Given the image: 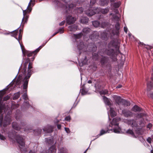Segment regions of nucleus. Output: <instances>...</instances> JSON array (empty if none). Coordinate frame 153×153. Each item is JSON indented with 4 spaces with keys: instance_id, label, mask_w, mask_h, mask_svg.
Returning <instances> with one entry per match:
<instances>
[{
    "instance_id": "nucleus-54",
    "label": "nucleus",
    "mask_w": 153,
    "mask_h": 153,
    "mask_svg": "<svg viewBox=\"0 0 153 153\" xmlns=\"http://www.w3.org/2000/svg\"><path fill=\"white\" fill-rule=\"evenodd\" d=\"M70 117L69 116L66 117L65 118V120H67V121L69 120H70Z\"/></svg>"
},
{
    "instance_id": "nucleus-15",
    "label": "nucleus",
    "mask_w": 153,
    "mask_h": 153,
    "mask_svg": "<svg viewBox=\"0 0 153 153\" xmlns=\"http://www.w3.org/2000/svg\"><path fill=\"white\" fill-rule=\"evenodd\" d=\"M53 127L51 126H48L45 128H43L44 131H46V132L51 133L53 131Z\"/></svg>"
},
{
    "instance_id": "nucleus-58",
    "label": "nucleus",
    "mask_w": 153,
    "mask_h": 153,
    "mask_svg": "<svg viewBox=\"0 0 153 153\" xmlns=\"http://www.w3.org/2000/svg\"><path fill=\"white\" fill-rule=\"evenodd\" d=\"M86 58L85 57V59L83 61V62H83V64H87V62H86Z\"/></svg>"
},
{
    "instance_id": "nucleus-3",
    "label": "nucleus",
    "mask_w": 153,
    "mask_h": 153,
    "mask_svg": "<svg viewBox=\"0 0 153 153\" xmlns=\"http://www.w3.org/2000/svg\"><path fill=\"white\" fill-rule=\"evenodd\" d=\"M4 94V92H0V126L1 127L3 125L4 127L7 125L10 124L11 120L9 116L7 115L5 117L3 122L2 121L3 116L2 114L3 108L2 97Z\"/></svg>"
},
{
    "instance_id": "nucleus-18",
    "label": "nucleus",
    "mask_w": 153,
    "mask_h": 153,
    "mask_svg": "<svg viewBox=\"0 0 153 153\" xmlns=\"http://www.w3.org/2000/svg\"><path fill=\"white\" fill-rule=\"evenodd\" d=\"M136 133L138 135H142L143 134L144 130L142 128H137L135 130Z\"/></svg>"
},
{
    "instance_id": "nucleus-20",
    "label": "nucleus",
    "mask_w": 153,
    "mask_h": 153,
    "mask_svg": "<svg viewBox=\"0 0 153 153\" xmlns=\"http://www.w3.org/2000/svg\"><path fill=\"white\" fill-rule=\"evenodd\" d=\"M56 151V147L54 146H52L49 149V152L50 153H55Z\"/></svg>"
},
{
    "instance_id": "nucleus-24",
    "label": "nucleus",
    "mask_w": 153,
    "mask_h": 153,
    "mask_svg": "<svg viewBox=\"0 0 153 153\" xmlns=\"http://www.w3.org/2000/svg\"><path fill=\"white\" fill-rule=\"evenodd\" d=\"M91 31V29L88 28H84L82 30V32L84 33V35L88 33Z\"/></svg>"
},
{
    "instance_id": "nucleus-8",
    "label": "nucleus",
    "mask_w": 153,
    "mask_h": 153,
    "mask_svg": "<svg viewBox=\"0 0 153 153\" xmlns=\"http://www.w3.org/2000/svg\"><path fill=\"white\" fill-rule=\"evenodd\" d=\"M112 97L117 104L119 105H121L123 100H124L122 99L120 97L116 95L113 96Z\"/></svg>"
},
{
    "instance_id": "nucleus-28",
    "label": "nucleus",
    "mask_w": 153,
    "mask_h": 153,
    "mask_svg": "<svg viewBox=\"0 0 153 153\" xmlns=\"http://www.w3.org/2000/svg\"><path fill=\"white\" fill-rule=\"evenodd\" d=\"M107 58L105 57H104L101 60V62L102 64H104L105 63H106L108 61Z\"/></svg>"
},
{
    "instance_id": "nucleus-50",
    "label": "nucleus",
    "mask_w": 153,
    "mask_h": 153,
    "mask_svg": "<svg viewBox=\"0 0 153 153\" xmlns=\"http://www.w3.org/2000/svg\"><path fill=\"white\" fill-rule=\"evenodd\" d=\"M98 56V55L97 54H96V55H93V58L94 59H98V58H97Z\"/></svg>"
},
{
    "instance_id": "nucleus-5",
    "label": "nucleus",
    "mask_w": 153,
    "mask_h": 153,
    "mask_svg": "<svg viewBox=\"0 0 153 153\" xmlns=\"http://www.w3.org/2000/svg\"><path fill=\"white\" fill-rule=\"evenodd\" d=\"M109 11L108 8L102 9L99 8H97L94 9V7H91L85 11L86 15L89 16H91L96 13H102L103 14L107 13Z\"/></svg>"
},
{
    "instance_id": "nucleus-13",
    "label": "nucleus",
    "mask_w": 153,
    "mask_h": 153,
    "mask_svg": "<svg viewBox=\"0 0 153 153\" xmlns=\"http://www.w3.org/2000/svg\"><path fill=\"white\" fill-rule=\"evenodd\" d=\"M85 46L84 45L83 42H80L79 44H78L77 45V48L79 51L80 50H82V51H85ZM80 52V51H79Z\"/></svg>"
},
{
    "instance_id": "nucleus-63",
    "label": "nucleus",
    "mask_w": 153,
    "mask_h": 153,
    "mask_svg": "<svg viewBox=\"0 0 153 153\" xmlns=\"http://www.w3.org/2000/svg\"><path fill=\"white\" fill-rule=\"evenodd\" d=\"M59 33L58 32H57L53 34V35L52 36H54L55 35H56L57 33Z\"/></svg>"
},
{
    "instance_id": "nucleus-27",
    "label": "nucleus",
    "mask_w": 153,
    "mask_h": 153,
    "mask_svg": "<svg viewBox=\"0 0 153 153\" xmlns=\"http://www.w3.org/2000/svg\"><path fill=\"white\" fill-rule=\"evenodd\" d=\"M120 4V2H117L114 3L113 4H111V6L115 8H117L119 7Z\"/></svg>"
},
{
    "instance_id": "nucleus-9",
    "label": "nucleus",
    "mask_w": 153,
    "mask_h": 153,
    "mask_svg": "<svg viewBox=\"0 0 153 153\" xmlns=\"http://www.w3.org/2000/svg\"><path fill=\"white\" fill-rule=\"evenodd\" d=\"M76 19L72 17L71 16H69L67 17L66 18V22L68 25H70L74 23L76 21Z\"/></svg>"
},
{
    "instance_id": "nucleus-1",
    "label": "nucleus",
    "mask_w": 153,
    "mask_h": 153,
    "mask_svg": "<svg viewBox=\"0 0 153 153\" xmlns=\"http://www.w3.org/2000/svg\"><path fill=\"white\" fill-rule=\"evenodd\" d=\"M29 59H27L24 64V68L23 70V73L24 76L23 77L24 78L22 81L23 82V89L25 90L26 92L27 91L26 89L27 88L28 82L29 79L30 77L32 74L33 73V69L32 63L29 62ZM22 97L26 101L24 103L25 106L27 107L29 105V103L27 100L28 99L27 97L26 92H25L22 95Z\"/></svg>"
},
{
    "instance_id": "nucleus-41",
    "label": "nucleus",
    "mask_w": 153,
    "mask_h": 153,
    "mask_svg": "<svg viewBox=\"0 0 153 153\" xmlns=\"http://www.w3.org/2000/svg\"><path fill=\"white\" fill-rule=\"evenodd\" d=\"M113 16V18L114 19H116L117 21H118L119 19V16H114L113 15L112 16Z\"/></svg>"
},
{
    "instance_id": "nucleus-39",
    "label": "nucleus",
    "mask_w": 153,
    "mask_h": 153,
    "mask_svg": "<svg viewBox=\"0 0 153 153\" xmlns=\"http://www.w3.org/2000/svg\"><path fill=\"white\" fill-rule=\"evenodd\" d=\"M115 28L118 31L120 29V24L118 23H117L115 25Z\"/></svg>"
},
{
    "instance_id": "nucleus-22",
    "label": "nucleus",
    "mask_w": 153,
    "mask_h": 153,
    "mask_svg": "<svg viewBox=\"0 0 153 153\" xmlns=\"http://www.w3.org/2000/svg\"><path fill=\"white\" fill-rule=\"evenodd\" d=\"M141 110V108L137 105H134L132 109V110L135 112L140 111Z\"/></svg>"
},
{
    "instance_id": "nucleus-62",
    "label": "nucleus",
    "mask_w": 153,
    "mask_h": 153,
    "mask_svg": "<svg viewBox=\"0 0 153 153\" xmlns=\"http://www.w3.org/2000/svg\"><path fill=\"white\" fill-rule=\"evenodd\" d=\"M150 96L153 99V93L151 94H150Z\"/></svg>"
},
{
    "instance_id": "nucleus-11",
    "label": "nucleus",
    "mask_w": 153,
    "mask_h": 153,
    "mask_svg": "<svg viewBox=\"0 0 153 153\" xmlns=\"http://www.w3.org/2000/svg\"><path fill=\"white\" fill-rule=\"evenodd\" d=\"M122 114L125 117H131L132 116V113L130 111H126L123 110L122 111Z\"/></svg>"
},
{
    "instance_id": "nucleus-19",
    "label": "nucleus",
    "mask_w": 153,
    "mask_h": 153,
    "mask_svg": "<svg viewBox=\"0 0 153 153\" xmlns=\"http://www.w3.org/2000/svg\"><path fill=\"white\" fill-rule=\"evenodd\" d=\"M12 127L13 129L16 130H19L21 128L18 126L17 123L16 122H14L13 123Z\"/></svg>"
},
{
    "instance_id": "nucleus-61",
    "label": "nucleus",
    "mask_w": 153,
    "mask_h": 153,
    "mask_svg": "<svg viewBox=\"0 0 153 153\" xmlns=\"http://www.w3.org/2000/svg\"><path fill=\"white\" fill-rule=\"evenodd\" d=\"M122 87V85H118L117 87L116 88H121Z\"/></svg>"
},
{
    "instance_id": "nucleus-48",
    "label": "nucleus",
    "mask_w": 153,
    "mask_h": 153,
    "mask_svg": "<svg viewBox=\"0 0 153 153\" xmlns=\"http://www.w3.org/2000/svg\"><path fill=\"white\" fill-rule=\"evenodd\" d=\"M83 9L82 7H79L78 9V12L82 13L83 12Z\"/></svg>"
},
{
    "instance_id": "nucleus-38",
    "label": "nucleus",
    "mask_w": 153,
    "mask_h": 153,
    "mask_svg": "<svg viewBox=\"0 0 153 153\" xmlns=\"http://www.w3.org/2000/svg\"><path fill=\"white\" fill-rule=\"evenodd\" d=\"M45 141L47 143L49 144H51L53 143V140L50 139H48V138L45 139Z\"/></svg>"
},
{
    "instance_id": "nucleus-44",
    "label": "nucleus",
    "mask_w": 153,
    "mask_h": 153,
    "mask_svg": "<svg viewBox=\"0 0 153 153\" xmlns=\"http://www.w3.org/2000/svg\"><path fill=\"white\" fill-rule=\"evenodd\" d=\"M110 51V52H107V54L108 55H111L113 53L114 50H113L111 49L110 50H109L108 51Z\"/></svg>"
},
{
    "instance_id": "nucleus-30",
    "label": "nucleus",
    "mask_w": 153,
    "mask_h": 153,
    "mask_svg": "<svg viewBox=\"0 0 153 153\" xmlns=\"http://www.w3.org/2000/svg\"><path fill=\"white\" fill-rule=\"evenodd\" d=\"M60 153H68V151L65 148H62L59 150Z\"/></svg>"
},
{
    "instance_id": "nucleus-56",
    "label": "nucleus",
    "mask_w": 153,
    "mask_h": 153,
    "mask_svg": "<svg viewBox=\"0 0 153 153\" xmlns=\"http://www.w3.org/2000/svg\"><path fill=\"white\" fill-rule=\"evenodd\" d=\"M65 21H62V22H61V23H60L59 24V25L60 26L63 25L65 24Z\"/></svg>"
},
{
    "instance_id": "nucleus-16",
    "label": "nucleus",
    "mask_w": 153,
    "mask_h": 153,
    "mask_svg": "<svg viewBox=\"0 0 153 153\" xmlns=\"http://www.w3.org/2000/svg\"><path fill=\"white\" fill-rule=\"evenodd\" d=\"M69 30L71 31H75L77 29V27L76 25H74L69 26L68 27Z\"/></svg>"
},
{
    "instance_id": "nucleus-64",
    "label": "nucleus",
    "mask_w": 153,
    "mask_h": 153,
    "mask_svg": "<svg viewBox=\"0 0 153 153\" xmlns=\"http://www.w3.org/2000/svg\"><path fill=\"white\" fill-rule=\"evenodd\" d=\"M29 153H35L34 151H30L29 152Z\"/></svg>"
},
{
    "instance_id": "nucleus-60",
    "label": "nucleus",
    "mask_w": 153,
    "mask_h": 153,
    "mask_svg": "<svg viewBox=\"0 0 153 153\" xmlns=\"http://www.w3.org/2000/svg\"><path fill=\"white\" fill-rule=\"evenodd\" d=\"M57 127L58 129H60L61 128V125H58Z\"/></svg>"
},
{
    "instance_id": "nucleus-49",
    "label": "nucleus",
    "mask_w": 153,
    "mask_h": 153,
    "mask_svg": "<svg viewBox=\"0 0 153 153\" xmlns=\"http://www.w3.org/2000/svg\"><path fill=\"white\" fill-rule=\"evenodd\" d=\"M0 139L1 140H4L5 139V138L3 135L0 134Z\"/></svg>"
},
{
    "instance_id": "nucleus-10",
    "label": "nucleus",
    "mask_w": 153,
    "mask_h": 153,
    "mask_svg": "<svg viewBox=\"0 0 153 153\" xmlns=\"http://www.w3.org/2000/svg\"><path fill=\"white\" fill-rule=\"evenodd\" d=\"M126 122L128 125H130L132 127H137L138 126V124L135 120H127Z\"/></svg>"
},
{
    "instance_id": "nucleus-17",
    "label": "nucleus",
    "mask_w": 153,
    "mask_h": 153,
    "mask_svg": "<svg viewBox=\"0 0 153 153\" xmlns=\"http://www.w3.org/2000/svg\"><path fill=\"white\" fill-rule=\"evenodd\" d=\"M74 5L73 4H71L68 5H67L66 7V12L67 13H69L71 10L72 8L74 7Z\"/></svg>"
},
{
    "instance_id": "nucleus-2",
    "label": "nucleus",
    "mask_w": 153,
    "mask_h": 153,
    "mask_svg": "<svg viewBox=\"0 0 153 153\" xmlns=\"http://www.w3.org/2000/svg\"><path fill=\"white\" fill-rule=\"evenodd\" d=\"M121 120L120 118L117 117L113 119L112 121L109 124V126L112 128L110 130L105 131L103 130H102L100 134V136L102 135L107 132L109 133L110 131H113L115 133H119L121 131L120 128L119 126V121Z\"/></svg>"
},
{
    "instance_id": "nucleus-4",
    "label": "nucleus",
    "mask_w": 153,
    "mask_h": 153,
    "mask_svg": "<svg viewBox=\"0 0 153 153\" xmlns=\"http://www.w3.org/2000/svg\"><path fill=\"white\" fill-rule=\"evenodd\" d=\"M11 139H15L19 145V147L21 151L23 153L26 152V148L25 146V143L22 137L19 135L16 136L15 134L9 133L8 136Z\"/></svg>"
},
{
    "instance_id": "nucleus-14",
    "label": "nucleus",
    "mask_w": 153,
    "mask_h": 153,
    "mask_svg": "<svg viewBox=\"0 0 153 153\" xmlns=\"http://www.w3.org/2000/svg\"><path fill=\"white\" fill-rule=\"evenodd\" d=\"M103 101L105 104L111 107V106L112 105V103L110 102L109 100L105 96L103 97Z\"/></svg>"
},
{
    "instance_id": "nucleus-6",
    "label": "nucleus",
    "mask_w": 153,
    "mask_h": 153,
    "mask_svg": "<svg viewBox=\"0 0 153 153\" xmlns=\"http://www.w3.org/2000/svg\"><path fill=\"white\" fill-rule=\"evenodd\" d=\"M32 0H30V2L28 4V6L27 7V9L26 10H23V17L22 20V22L21 24V25L22 26L24 25V24L25 23H26L28 19V18L29 16L27 14V13L28 12L29 13L31 11V8L30 7H29L31 5V2H32Z\"/></svg>"
},
{
    "instance_id": "nucleus-25",
    "label": "nucleus",
    "mask_w": 153,
    "mask_h": 153,
    "mask_svg": "<svg viewBox=\"0 0 153 153\" xmlns=\"http://www.w3.org/2000/svg\"><path fill=\"white\" fill-rule=\"evenodd\" d=\"M153 88V83L150 82L147 83V90H150Z\"/></svg>"
},
{
    "instance_id": "nucleus-26",
    "label": "nucleus",
    "mask_w": 153,
    "mask_h": 153,
    "mask_svg": "<svg viewBox=\"0 0 153 153\" xmlns=\"http://www.w3.org/2000/svg\"><path fill=\"white\" fill-rule=\"evenodd\" d=\"M121 105H123L125 106H128L130 105V103L129 102L124 100H123V102L121 103Z\"/></svg>"
},
{
    "instance_id": "nucleus-29",
    "label": "nucleus",
    "mask_w": 153,
    "mask_h": 153,
    "mask_svg": "<svg viewBox=\"0 0 153 153\" xmlns=\"http://www.w3.org/2000/svg\"><path fill=\"white\" fill-rule=\"evenodd\" d=\"M20 96V93L18 92L16 93H15L14 95V96L13 97V100H15L17 99Z\"/></svg>"
},
{
    "instance_id": "nucleus-21",
    "label": "nucleus",
    "mask_w": 153,
    "mask_h": 153,
    "mask_svg": "<svg viewBox=\"0 0 153 153\" xmlns=\"http://www.w3.org/2000/svg\"><path fill=\"white\" fill-rule=\"evenodd\" d=\"M110 114L111 117H113L117 115V113L114 110V109L110 107Z\"/></svg>"
},
{
    "instance_id": "nucleus-45",
    "label": "nucleus",
    "mask_w": 153,
    "mask_h": 153,
    "mask_svg": "<svg viewBox=\"0 0 153 153\" xmlns=\"http://www.w3.org/2000/svg\"><path fill=\"white\" fill-rule=\"evenodd\" d=\"M22 77L20 75H19L18 76V78L17 79V81L18 82H21L22 80Z\"/></svg>"
},
{
    "instance_id": "nucleus-12",
    "label": "nucleus",
    "mask_w": 153,
    "mask_h": 153,
    "mask_svg": "<svg viewBox=\"0 0 153 153\" xmlns=\"http://www.w3.org/2000/svg\"><path fill=\"white\" fill-rule=\"evenodd\" d=\"M42 47V46H40L35 51H34L32 52H29L27 54V56L28 57H30L32 56L33 55H35L37 52L39 51Z\"/></svg>"
},
{
    "instance_id": "nucleus-46",
    "label": "nucleus",
    "mask_w": 153,
    "mask_h": 153,
    "mask_svg": "<svg viewBox=\"0 0 153 153\" xmlns=\"http://www.w3.org/2000/svg\"><path fill=\"white\" fill-rule=\"evenodd\" d=\"M87 91H85L84 88H83L82 91V94L83 95H85L86 94Z\"/></svg>"
},
{
    "instance_id": "nucleus-43",
    "label": "nucleus",
    "mask_w": 153,
    "mask_h": 153,
    "mask_svg": "<svg viewBox=\"0 0 153 153\" xmlns=\"http://www.w3.org/2000/svg\"><path fill=\"white\" fill-rule=\"evenodd\" d=\"M64 31V28H60L58 32L59 33H63Z\"/></svg>"
},
{
    "instance_id": "nucleus-59",
    "label": "nucleus",
    "mask_w": 153,
    "mask_h": 153,
    "mask_svg": "<svg viewBox=\"0 0 153 153\" xmlns=\"http://www.w3.org/2000/svg\"><path fill=\"white\" fill-rule=\"evenodd\" d=\"M11 85V84H10L9 85H8L7 87L6 88V89L7 90L9 89V88L10 86Z\"/></svg>"
},
{
    "instance_id": "nucleus-37",
    "label": "nucleus",
    "mask_w": 153,
    "mask_h": 153,
    "mask_svg": "<svg viewBox=\"0 0 153 153\" xmlns=\"http://www.w3.org/2000/svg\"><path fill=\"white\" fill-rule=\"evenodd\" d=\"M97 49V47L94 45H93L92 48L90 50V51L91 52H94Z\"/></svg>"
},
{
    "instance_id": "nucleus-57",
    "label": "nucleus",
    "mask_w": 153,
    "mask_h": 153,
    "mask_svg": "<svg viewBox=\"0 0 153 153\" xmlns=\"http://www.w3.org/2000/svg\"><path fill=\"white\" fill-rule=\"evenodd\" d=\"M124 31L126 33H127V30H128L127 28L126 27H125L124 28Z\"/></svg>"
},
{
    "instance_id": "nucleus-32",
    "label": "nucleus",
    "mask_w": 153,
    "mask_h": 153,
    "mask_svg": "<svg viewBox=\"0 0 153 153\" xmlns=\"http://www.w3.org/2000/svg\"><path fill=\"white\" fill-rule=\"evenodd\" d=\"M93 25L95 27H98L100 24V23L98 21H95L92 22Z\"/></svg>"
},
{
    "instance_id": "nucleus-33",
    "label": "nucleus",
    "mask_w": 153,
    "mask_h": 153,
    "mask_svg": "<svg viewBox=\"0 0 153 153\" xmlns=\"http://www.w3.org/2000/svg\"><path fill=\"white\" fill-rule=\"evenodd\" d=\"M126 133L131 134L132 137H135V135L132 130L128 129Z\"/></svg>"
},
{
    "instance_id": "nucleus-55",
    "label": "nucleus",
    "mask_w": 153,
    "mask_h": 153,
    "mask_svg": "<svg viewBox=\"0 0 153 153\" xmlns=\"http://www.w3.org/2000/svg\"><path fill=\"white\" fill-rule=\"evenodd\" d=\"M91 4H94L96 3V1L95 0H91L90 1Z\"/></svg>"
},
{
    "instance_id": "nucleus-31",
    "label": "nucleus",
    "mask_w": 153,
    "mask_h": 153,
    "mask_svg": "<svg viewBox=\"0 0 153 153\" xmlns=\"http://www.w3.org/2000/svg\"><path fill=\"white\" fill-rule=\"evenodd\" d=\"M88 19L87 18H83L81 19V22L83 24H86L88 23Z\"/></svg>"
},
{
    "instance_id": "nucleus-7",
    "label": "nucleus",
    "mask_w": 153,
    "mask_h": 153,
    "mask_svg": "<svg viewBox=\"0 0 153 153\" xmlns=\"http://www.w3.org/2000/svg\"><path fill=\"white\" fill-rule=\"evenodd\" d=\"M21 31L22 30H19V32L18 31V30H15L13 32L12 36L14 37L18 40L21 45V47H22V45H21L19 42L20 40L22 39V35L21 34Z\"/></svg>"
},
{
    "instance_id": "nucleus-36",
    "label": "nucleus",
    "mask_w": 153,
    "mask_h": 153,
    "mask_svg": "<svg viewBox=\"0 0 153 153\" xmlns=\"http://www.w3.org/2000/svg\"><path fill=\"white\" fill-rule=\"evenodd\" d=\"M145 125V123L144 122V120L143 119H141L139 123V125L141 126H144Z\"/></svg>"
},
{
    "instance_id": "nucleus-51",
    "label": "nucleus",
    "mask_w": 153,
    "mask_h": 153,
    "mask_svg": "<svg viewBox=\"0 0 153 153\" xmlns=\"http://www.w3.org/2000/svg\"><path fill=\"white\" fill-rule=\"evenodd\" d=\"M144 115V114H138L137 116V117H140V118H141V117H142Z\"/></svg>"
},
{
    "instance_id": "nucleus-40",
    "label": "nucleus",
    "mask_w": 153,
    "mask_h": 153,
    "mask_svg": "<svg viewBox=\"0 0 153 153\" xmlns=\"http://www.w3.org/2000/svg\"><path fill=\"white\" fill-rule=\"evenodd\" d=\"M19 106V104H12V108L13 109H14L15 108H16L18 107Z\"/></svg>"
},
{
    "instance_id": "nucleus-34",
    "label": "nucleus",
    "mask_w": 153,
    "mask_h": 153,
    "mask_svg": "<svg viewBox=\"0 0 153 153\" xmlns=\"http://www.w3.org/2000/svg\"><path fill=\"white\" fill-rule=\"evenodd\" d=\"M108 91L107 90H102L100 92V95H105L108 94Z\"/></svg>"
},
{
    "instance_id": "nucleus-42",
    "label": "nucleus",
    "mask_w": 153,
    "mask_h": 153,
    "mask_svg": "<svg viewBox=\"0 0 153 153\" xmlns=\"http://www.w3.org/2000/svg\"><path fill=\"white\" fill-rule=\"evenodd\" d=\"M10 98V97L9 95H7L4 97L3 101H7Z\"/></svg>"
},
{
    "instance_id": "nucleus-23",
    "label": "nucleus",
    "mask_w": 153,
    "mask_h": 153,
    "mask_svg": "<svg viewBox=\"0 0 153 153\" xmlns=\"http://www.w3.org/2000/svg\"><path fill=\"white\" fill-rule=\"evenodd\" d=\"M108 3V1L107 0H100V4L102 6L107 5Z\"/></svg>"
},
{
    "instance_id": "nucleus-52",
    "label": "nucleus",
    "mask_w": 153,
    "mask_h": 153,
    "mask_svg": "<svg viewBox=\"0 0 153 153\" xmlns=\"http://www.w3.org/2000/svg\"><path fill=\"white\" fill-rule=\"evenodd\" d=\"M152 126V124L151 123L149 124L147 126V128L149 129L151 128Z\"/></svg>"
},
{
    "instance_id": "nucleus-47",
    "label": "nucleus",
    "mask_w": 153,
    "mask_h": 153,
    "mask_svg": "<svg viewBox=\"0 0 153 153\" xmlns=\"http://www.w3.org/2000/svg\"><path fill=\"white\" fill-rule=\"evenodd\" d=\"M152 139L150 137H149L147 139V141L149 143H151L152 142Z\"/></svg>"
},
{
    "instance_id": "nucleus-35",
    "label": "nucleus",
    "mask_w": 153,
    "mask_h": 153,
    "mask_svg": "<svg viewBox=\"0 0 153 153\" xmlns=\"http://www.w3.org/2000/svg\"><path fill=\"white\" fill-rule=\"evenodd\" d=\"M82 34L79 33L78 34H74V37L76 39H78L80 38L82 36Z\"/></svg>"
},
{
    "instance_id": "nucleus-53",
    "label": "nucleus",
    "mask_w": 153,
    "mask_h": 153,
    "mask_svg": "<svg viewBox=\"0 0 153 153\" xmlns=\"http://www.w3.org/2000/svg\"><path fill=\"white\" fill-rule=\"evenodd\" d=\"M65 130L67 133L70 132V131L68 128H65Z\"/></svg>"
}]
</instances>
